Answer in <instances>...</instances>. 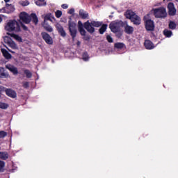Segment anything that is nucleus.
Wrapping results in <instances>:
<instances>
[{"mask_svg": "<svg viewBox=\"0 0 178 178\" xmlns=\"http://www.w3.org/2000/svg\"><path fill=\"white\" fill-rule=\"evenodd\" d=\"M41 36L44 41L46 42V44H48L49 45H52L54 44L52 37H51V35H49V34H48L47 33L42 32Z\"/></svg>", "mask_w": 178, "mask_h": 178, "instance_id": "9", "label": "nucleus"}, {"mask_svg": "<svg viewBox=\"0 0 178 178\" xmlns=\"http://www.w3.org/2000/svg\"><path fill=\"white\" fill-rule=\"evenodd\" d=\"M168 27L170 30H175L176 27H177V24H176L175 22L170 21L169 22Z\"/></svg>", "mask_w": 178, "mask_h": 178, "instance_id": "29", "label": "nucleus"}, {"mask_svg": "<svg viewBox=\"0 0 178 178\" xmlns=\"http://www.w3.org/2000/svg\"><path fill=\"white\" fill-rule=\"evenodd\" d=\"M4 92L6 95L10 98L15 99L17 97V93H16V91L12 88H5Z\"/></svg>", "mask_w": 178, "mask_h": 178, "instance_id": "11", "label": "nucleus"}, {"mask_svg": "<svg viewBox=\"0 0 178 178\" xmlns=\"http://www.w3.org/2000/svg\"><path fill=\"white\" fill-rule=\"evenodd\" d=\"M24 88H28V87H29V82H25L24 83Z\"/></svg>", "mask_w": 178, "mask_h": 178, "instance_id": "46", "label": "nucleus"}, {"mask_svg": "<svg viewBox=\"0 0 178 178\" xmlns=\"http://www.w3.org/2000/svg\"><path fill=\"white\" fill-rule=\"evenodd\" d=\"M19 19L26 24H29L31 22V17H30V15H29L26 12H22L19 14Z\"/></svg>", "mask_w": 178, "mask_h": 178, "instance_id": "8", "label": "nucleus"}, {"mask_svg": "<svg viewBox=\"0 0 178 178\" xmlns=\"http://www.w3.org/2000/svg\"><path fill=\"white\" fill-rule=\"evenodd\" d=\"M1 54L3 56L5 57L6 59H12V54L8 51V50L5 49H1Z\"/></svg>", "mask_w": 178, "mask_h": 178, "instance_id": "20", "label": "nucleus"}, {"mask_svg": "<svg viewBox=\"0 0 178 178\" xmlns=\"http://www.w3.org/2000/svg\"><path fill=\"white\" fill-rule=\"evenodd\" d=\"M52 14L51 13H47L45 15V16L44 17V22L43 23H48V20L49 22H52Z\"/></svg>", "mask_w": 178, "mask_h": 178, "instance_id": "26", "label": "nucleus"}, {"mask_svg": "<svg viewBox=\"0 0 178 178\" xmlns=\"http://www.w3.org/2000/svg\"><path fill=\"white\" fill-rule=\"evenodd\" d=\"M5 30L9 33L15 31V33H20L22 29L20 28V24L16 21V19H10L5 26Z\"/></svg>", "mask_w": 178, "mask_h": 178, "instance_id": "1", "label": "nucleus"}, {"mask_svg": "<svg viewBox=\"0 0 178 178\" xmlns=\"http://www.w3.org/2000/svg\"><path fill=\"white\" fill-rule=\"evenodd\" d=\"M124 22L123 21H114L109 25V28L112 33H119L121 27H124Z\"/></svg>", "mask_w": 178, "mask_h": 178, "instance_id": "6", "label": "nucleus"}, {"mask_svg": "<svg viewBox=\"0 0 178 178\" xmlns=\"http://www.w3.org/2000/svg\"><path fill=\"white\" fill-rule=\"evenodd\" d=\"M56 29L57 31L59 33L61 37H65L66 35V32L65 31V29H63V26H62V25H58L56 26Z\"/></svg>", "mask_w": 178, "mask_h": 178, "instance_id": "21", "label": "nucleus"}, {"mask_svg": "<svg viewBox=\"0 0 178 178\" xmlns=\"http://www.w3.org/2000/svg\"><path fill=\"white\" fill-rule=\"evenodd\" d=\"M154 15L156 19H165V17L168 16L166 8L160 7L159 8L154 9Z\"/></svg>", "mask_w": 178, "mask_h": 178, "instance_id": "7", "label": "nucleus"}, {"mask_svg": "<svg viewBox=\"0 0 178 178\" xmlns=\"http://www.w3.org/2000/svg\"><path fill=\"white\" fill-rule=\"evenodd\" d=\"M114 47L116 48L117 49H123V48H124V43H122V42L115 43Z\"/></svg>", "mask_w": 178, "mask_h": 178, "instance_id": "32", "label": "nucleus"}, {"mask_svg": "<svg viewBox=\"0 0 178 178\" xmlns=\"http://www.w3.org/2000/svg\"><path fill=\"white\" fill-rule=\"evenodd\" d=\"M0 13H8V10H6V7H3L0 9Z\"/></svg>", "mask_w": 178, "mask_h": 178, "instance_id": "42", "label": "nucleus"}, {"mask_svg": "<svg viewBox=\"0 0 178 178\" xmlns=\"http://www.w3.org/2000/svg\"><path fill=\"white\" fill-rule=\"evenodd\" d=\"M30 17H31V21L32 20L34 24L35 25L38 24V17H37V15L35 13H31L30 15Z\"/></svg>", "mask_w": 178, "mask_h": 178, "instance_id": "23", "label": "nucleus"}, {"mask_svg": "<svg viewBox=\"0 0 178 178\" xmlns=\"http://www.w3.org/2000/svg\"><path fill=\"white\" fill-rule=\"evenodd\" d=\"M82 59L84 60V62H88L90 60V56L87 51L83 53Z\"/></svg>", "mask_w": 178, "mask_h": 178, "instance_id": "28", "label": "nucleus"}, {"mask_svg": "<svg viewBox=\"0 0 178 178\" xmlns=\"http://www.w3.org/2000/svg\"><path fill=\"white\" fill-rule=\"evenodd\" d=\"M124 23V26L123 27L124 28V33H126V34H133V33L134 32V28L127 24V22H125Z\"/></svg>", "mask_w": 178, "mask_h": 178, "instance_id": "13", "label": "nucleus"}, {"mask_svg": "<svg viewBox=\"0 0 178 178\" xmlns=\"http://www.w3.org/2000/svg\"><path fill=\"white\" fill-rule=\"evenodd\" d=\"M115 35H116V38H122V35H123V34H122V33L120 32V31H118V32H116Z\"/></svg>", "mask_w": 178, "mask_h": 178, "instance_id": "43", "label": "nucleus"}, {"mask_svg": "<svg viewBox=\"0 0 178 178\" xmlns=\"http://www.w3.org/2000/svg\"><path fill=\"white\" fill-rule=\"evenodd\" d=\"M6 9L7 10V13H12L15 12V6H12V4L6 3Z\"/></svg>", "mask_w": 178, "mask_h": 178, "instance_id": "22", "label": "nucleus"}, {"mask_svg": "<svg viewBox=\"0 0 178 178\" xmlns=\"http://www.w3.org/2000/svg\"><path fill=\"white\" fill-rule=\"evenodd\" d=\"M68 30L70 31V35L72 37V41L76 40L77 37V24L76 22L69 20L68 21Z\"/></svg>", "mask_w": 178, "mask_h": 178, "instance_id": "4", "label": "nucleus"}, {"mask_svg": "<svg viewBox=\"0 0 178 178\" xmlns=\"http://www.w3.org/2000/svg\"><path fill=\"white\" fill-rule=\"evenodd\" d=\"M106 40H107L108 42H110V43L113 42V38H112V36H111V35H106Z\"/></svg>", "mask_w": 178, "mask_h": 178, "instance_id": "39", "label": "nucleus"}, {"mask_svg": "<svg viewBox=\"0 0 178 178\" xmlns=\"http://www.w3.org/2000/svg\"><path fill=\"white\" fill-rule=\"evenodd\" d=\"M5 161L0 160V173H2L4 172L5 169Z\"/></svg>", "mask_w": 178, "mask_h": 178, "instance_id": "33", "label": "nucleus"}, {"mask_svg": "<svg viewBox=\"0 0 178 178\" xmlns=\"http://www.w3.org/2000/svg\"><path fill=\"white\" fill-rule=\"evenodd\" d=\"M102 26V22L99 21H91L90 22V20H88L83 24V27L86 29V30L88 31V33H90V34H94L95 33V28L94 27H101Z\"/></svg>", "mask_w": 178, "mask_h": 178, "instance_id": "2", "label": "nucleus"}, {"mask_svg": "<svg viewBox=\"0 0 178 178\" xmlns=\"http://www.w3.org/2000/svg\"><path fill=\"white\" fill-rule=\"evenodd\" d=\"M8 136V133L5 131H0V138H5Z\"/></svg>", "mask_w": 178, "mask_h": 178, "instance_id": "36", "label": "nucleus"}, {"mask_svg": "<svg viewBox=\"0 0 178 178\" xmlns=\"http://www.w3.org/2000/svg\"><path fill=\"white\" fill-rule=\"evenodd\" d=\"M55 16L57 17V19H59L62 17V12L59 10H57L55 13Z\"/></svg>", "mask_w": 178, "mask_h": 178, "instance_id": "37", "label": "nucleus"}, {"mask_svg": "<svg viewBox=\"0 0 178 178\" xmlns=\"http://www.w3.org/2000/svg\"><path fill=\"white\" fill-rule=\"evenodd\" d=\"M149 15H145L143 17V21L145 23V29L147 31H154L155 30V23L148 17Z\"/></svg>", "mask_w": 178, "mask_h": 178, "instance_id": "5", "label": "nucleus"}, {"mask_svg": "<svg viewBox=\"0 0 178 178\" xmlns=\"http://www.w3.org/2000/svg\"><path fill=\"white\" fill-rule=\"evenodd\" d=\"M9 158V154L6 152H0V159L6 161Z\"/></svg>", "mask_w": 178, "mask_h": 178, "instance_id": "25", "label": "nucleus"}, {"mask_svg": "<svg viewBox=\"0 0 178 178\" xmlns=\"http://www.w3.org/2000/svg\"><path fill=\"white\" fill-rule=\"evenodd\" d=\"M144 47L146 49H154L155 48V45H154V43L152 41L149 40H145L144 42Z\"/></svg>", "mask_w": 178, "mask_h": 178, "instance_id": "14", "label": "nucleus"}, {"mask_svg": "<svg viewBox=\"0 0 178 178\" xmlns=\"http://www.w3.org/2000/svg\"><path fill=\"white\" fill-rule=\"evenodd\" d=\"M4 42L8 44V46L10 47L13 49H17V44L15 42V41L12 40V38L8 36L4 37Z\"/></svg>", "mask_w": 178, "mask_h": 178, "instance_id": "10", "label": "nucleus"}, {"mask_svg": "<svg viewBox=\"0 0 178 178\" xmlns=\"http://www.w3.org/2000/svg\"><path fill=\"white\" fill-rule=\"evenodd\" d=\"M78 30L81 35H86V34H87V31L84 29V26H83L81 21L78 22Z\"/></svg>", "mask_w": 178, "mask_h": 178, "instance_id": "15", "label": "nucleus"}, {"mask_svg": "<svg viewBox=\"0 0 178 178\" xmlns=\"http://www.w3.org/2000/svg\"><path fill=\"white\" fill-rule=\"evenodd\" d=\"M10 0H4V2H6V3H8V2H9Z\"/></svg>", "mask_w": 178, "mask_h": 178, "instance_id": "48", "label": "nucleus"}, {"mask_svg": "<svg viewBox=\"0 0 178 178\" xmlns=\"http://www.w3.org/2000/svg\"><path fill=\"white\" fill-rule=\"evenodd\" d=\"M69 6H67V4L64 3L61 5V8H63V9H67Z\"/></svg>", "mask_w": 178, "mask_h": 178, "instance_id": "45", "label": "nucleus"}, {"mask_svg": "<svg viewBox=\"0 0 178 178\" xmlns=\"http://www.w3.org/2000/svg\"><path fill=\"white\" fill-rule=\"evenodd\" d=\"M24 74H26L27 79H31V77L33 76V74H31V72L29 70H25L24 71Z\"/></svg>", "mask_w": 178, "mask_h": 178, "instance_id": "34", "label": "nucleus"}, {"mask_svg": "<svg viewBox=\"0 0 178 178\" xmlns=\"http://www.w3.org/2000/svg\"><path fill=\"white\" fill-rule=\"evenodd\" d=\"M126 17L127 19H130L131 23L135 26H140L141 24V17L133 11H127Z\"/></svg>", "mask_w": 178, "mask_h": 178, "instance_id": "3", "label": "nucleus"}, {"mask_svg": "<svg viewBox=\"0 0 178 178\" xmlns=\"http://www.w3.org/2000/svg\"><path fill=\"white\" fill-rule=\"evenodd\" d=\"M77 45H80V42H77Z\"/></svg>", "mask_w": 178, "mask_h": 178, "instance_id": "50", "label": "nucleus"}, {"mask_svg": "<svg viewBox=\"0 0 178 178\" xmlns=\"http://www.w3.org/2000/svg\"><path fill=\"white\" fill-rule=\"evenodd\" d=\"M42 26L48 33H52V31H54V29L48 24V22H42Z\"/></svg>", "mask_w": 178, "mask_h": 178, "instance_id": "19", "label": "nucleus"}, {"mask_svg": "<svg viewBox=\"0 0 178 178\" xmlns=\"http://www.w3.org/2000/svg\"><path fill=\"white\" fill-rule=\"evenodd\" d=\"M107 29H108V24H102V26H100V29H99V34H104V33L106 31Z\"/></svg>", "mask_w": 178, "mask_h": 178, "instance_id": "27", "label": "nucleus"}, {"mask_svg": "<svg viewBox=\"0 0 178 178\" xmlns=\"http://www.w3.org/2000/svg\"><path fill=\"white\" fill-rule=\"evenodd\" d=\"M86 34V33H85V35H81L83 37V40H85V41H90V39L91 38V37Z\"/></svg>", "mask_w": 178, "mask_h": 178, "instance_id": "40", "label": "nucleus"}, {"mask_svg": "<svg viewBox=\"0 0 178 178\" xmlns=\"http://www.w3.org/2000/svg\"><path fill=\"white\" fill-rule=\"evenodd\" d=\"M35 4L38 6H46L47 2L45 1V0H38L35 1Z\"/></svg>", "mask_w": 178, "mask_h": 178, "instance_id": "31", "label": "nucleus"}, {"mask_svg": "<svg viewBox=\"0 0 178 178\" xmlns=\"http://www.w3.org/2000/svg\"><path fill=\"white\" fill-rule=\"evenodd\" d=\"M6 68L8 69L9 71L14 74V76H16L19 74V71L17 70V67H15V65H6Z\"/></svg>", "mask_w": 178, "mask_h": 178, "instance_id": "16", "label": "nucleus"}, {"mask_svg": "<svg viewBox=\"0 0 178 178\" xmlns=\"http://www.w3.org/2000/svg\"><path fill=\"white\" fill-rule=\"evenodd\" d=\"M9 77V73L5 72V68L0 67V79H8Z\"/></svg>", "mask_w": 178, "mask_h": 178, "instance_id": "18", "label": "nucleus"}, {"mask_svg": "<svg viewBox=\"0 0 178 178\" xmlns=\"http://www.w3.org/2000/svg\"><path fill=\"white\" fill-rule=\"evenodd\" d=\"M21 27L23 29L24 31H29V28L23 24V22H20Z\"/></svg>", "mask_w": 178, "mask_h": 178, "instance_id": "38", "label": "nucleus"}, {"mask_svg": "<svg viewBox=\"0 0 178 178\" xmlns=\"http://www.w3.org/2000/svg\"><path fill=\"white\" fill-rule=\"evenodd\" d=\"M168 15L170 16H175L176 15L177 10L175 8V4L172 2H170L168 4Z\"/></svg>", "mask_w": 178, "mask_h": 178, "instance_id": "12", "label": "nucleus"}, {"mask_svg": "<svg viewBox=\"0 0 178 178\" xmlns=\"http://www.w3.org/2000/svg\"><path fill=\"white\" fill-rule=\"evenodd\" d=\"M8 50L9 51V52H11V54H15V51L10 50V49H8Z\"/></svg>", "mask_w": 178, "mask_h": 178, "instance_id": "47", "label": "nucleus"}, {"mask_svg": "<svg viewBox=\"0 0 178 178\" xmlns=\"http://www.w3.org/2000/svg\"><path fill=\"white\" fill-rule=\"evenodd\" d=\"M69 15H74V8H71L68 11Z\"/></svg>", "mask_w": 178, "mask_h": 178, "instance_id": "44", "label": "nucleus"}, {"mask_svg": "<svg viewBox=\"0 0 178 178\" xmlns=\"http://www.w3.org/2000/svg\"><path fill=\"white\" fill-rule=\"evenodd\" d=\"M6 35H10V37H12L13 38H15L16 41H18V42H23V39L19 35L10 33V32H7Z\"/></svg>", "mask_w": 178, "mask_h": 178, "instance_id": "17", "label": "nucleus"}, {"mask_svg": "<svg viewBox=\"0 0 178 178\" xmlns=\"http://www.w3.org/2000/svg\"><path fill=\"white\" fill-rule=\"evenodd\" d=\"M79 16L83 19H88V13L85 11L84 10H79Z\"/></svg>", "mask_w": 178, "mask_h": 178, "instance_id": "24", "label": "nucleus"}, {"mask_svg": "<svg viewBox=\"0 0 178 178\" xmlns=\"http://www.w3.org/2000/svg\"><path fill=\"white\" fill-rule=\"evenodd\" d=\"M173 33L172 32V31H169L168 29H165L163 31V35L167 37L168 38H170V37H172Z\"/></svg>", "mask_w": 178, "mask_h": 178, "instance_id": "30", "label": "nucleus"}, {"mask_svg": "<svg viewBox=\"0 0 178 178\" xmlns=\"http://www.w3.org/2000/svg\"><path fill=\"white\" fill-rule=\"evenodd\" d=\"M9 104L0 102V109H8Z\"/></svg>", "mask_w": 178, "mask_h": 178, "instance_id": "35", "label": "nucleus"}, {"mask_svg": "<svg viewBox=\"0 0 178 178\" xmlns=\"http://www.w3.org/2000/svg\"><path fill=\"white\" fill-rule=\"evenodd\" d=\"M2 17H1V15H0V23H1V22H2Z\"/></svg>", "mask_w": 178, "mask_h": 178, "instance_id": "49", "label": "nucleus"}, {"mask_svg": "<svg viewBox=\"0 0 178 178\" xmlns=\"http://www.w3.org/2000/svg\"><path fill=\"white\" fill-rule=\"evenodd\" d=\"M21 5L22 6H29V5H30V2H29V1H22Z\"/></svg>", "mask_w": 178, "mask_h": 178, "instance_id": "41", "label": "nucleus"}]
</instances>
